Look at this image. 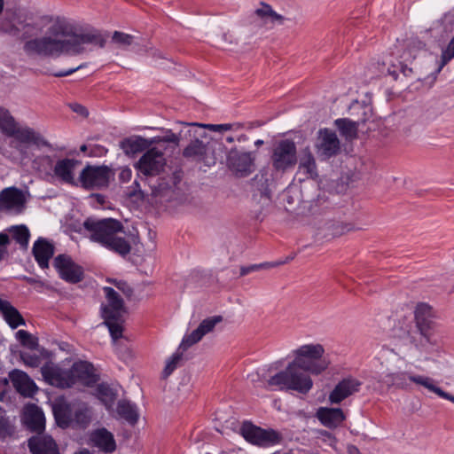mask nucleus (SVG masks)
Listing matches in <instances>:
<instances>
[{"instance_id":"nucleus-1","label":"nucleus","mask_w":454,"mask_h":454,"mask_svg":"<svg viewBox=\"0 0 454 454\" xmlns=\"http://www.w3.org/2000/svg\"><path fill=\"white\" fill-rule=\"evenodd\" d=\"M138 176L150 188L151 195L160 202L175 200L179 194L178 184L182 176L179 171L167 172V160L162 150L148 149L135 164Z\"/></svg>"},{"instance_id":"nucleus-2","label":"nucleus","mask_w":454,"mask_h":454,"mask_svg":"<svg viewBox=\"0 0 454 454\" xmlns=\"http://www.w3.org/2000/svg\"><path fill=\"white\" fill-rule=\"evenodd\" d=\"M379 359L381 365L386 368L380 375V381L388 388L410 389L411 385L415 384L454 403V395L437 387L433 378L413 372L412 364L393 349L382 348Z\"/></svg>"},{"instance_id":"nucleus-3","label":"nucleus","mask_w":454,"mask_h":454,"mask_svg":"<svg viewBox=\"0 0 454 454\" xmlns=\"http://www.w3.org/2000/svg\"><path fill=\"white\" fill-rule=\"evenodd\" d=\"M72 27L63 18L51 19L45 34L42 36L27 40L24 43V51L28 55L47 58H58L69 53L68 37Z\"/></svg>"},{"instance_id":"nucleus-4","label":"nucleus","mask_w":454,"mask_h":454,"mask_svg":"<svg viewBox=\"0 0 454 454\" xmlns=\"http://www.w3.org/2000/svg\"><path fill=\"white\" fill-rule=\"evenodd\" d=\"M0 130L12 138L10 145L18 153L21 160L32 159L33 148H52L40 132L28 126L20 125L4 108H0Z\"/></svg>"},{"instance_id":"nucleus-5","label":"nucleus","mask_w":454,"mask_h":454,"mask_svg":"<svg viewBox=\"0 0 454 454\" xmlns=\"http://www.w3.org/2000/svg\"><path fill=\"white\" fill-rule=\"evenodd\" d=\"M83 227L89 232L91 241L121 255L130 252V244L125 239L123 226L118 220L89 217L84 221Z\"/></svg>"},{"instance_id":"nucleus-6","label":"nucleus","mask_w":454,"mask_h":454,"mask_svg":"<svg viewBox=\"0 0 454 454\" xmlns=\"http://www.w3.org/2000/svg\"><path fill=\"white\" fill-rule=\"evenodd\" d=\"M103 290L107 300V304H102L101 306L102 317L105 320L104 325L109 330L118 356L121 359L128 362L132 358V352L127 347L122 348L119 342L123 331L121 319L125 312L123 300L112 287L105 286Z\"/></svg>"},{"instance_id":"nucleus-7","label":"nucleus","mask_w":454,"mask_h":454,"mask_svg":"<svg viewBox=\"0 0 454 454\" xmlns=\"http://www.w3.org/2000/svg\"><path fill=\"white\" fill-rule=\"evenodd\" d=\"M43 375L51 385L61 388L71 387L77 383L89 387L98 380L93 365L85 361L74 363L67 371L57 367L43 368Z\"/></svg>"},{"instance_id":"nucleus-8","label":"nucleus","mask_w":454,"mask_h":454,"mask_svg":"<svg viewBox=\"0 0 454 454\" xmlns=\"http://www.w3.org/2000/svg\"><path fill=\"white\" fill-rule=\"evenodd\" d=\"M293 363L305 373L320 375L330 366V359L320 343L304 344L291 351Z\"/></svg>"},{"instance_id":"nucleus-9","label":"nucleus","mask_w":454,"mask_h":454,"mask_svg":"<svg viewBox=\"0 0 454 454\" xmlns=\"http://www.w3.org/2000/svg\"><path fill=\"white\" fill-rule=\"evenodd\" d=\"M267 386L274 390H293L307 394L313 387V380L309 374L301 371L292 361L285 370L270 376L267 380Z\"/></svg>"},{"instance_id":"nucleus-10","label":"nucleus","mask_w":454,"mask_h":454,"mask_svg":"<svg viewBox=\"0 0 454 454\" xmlns=\"http://www.w3.org/2000/svg\"><path fill=\"white\" fill-rule=\"evenodd\" d=\"M409 347L401 353L416 360H427L428 355L438 350L439 336L436 327L419 329V332L409 333L406 339Z\"/></svg>"},{"instance_id":"nucleus-11","label":"nucleus","mask_w":454,"mask_h":454,"mask_svg":"<svg viewBox=\"0 0 454 454\" xmlns=\"http://www.w3.org/2000/svg\"><path fill=\"white\" fill-rule=\"evenodd\" d=\"M54 415L58 423L65 427L75 422L82 427H86L91 421L92 411L85 403L71 405L68 403L59 404L54 407Z\"/></svg>"},{"instance_id":"nucleus-12","label":"nucleus","mask_w":454,"mask_h":454,"mask_svg":"<svg viewBox=\"0 0 454 454\" xmlns=\"http://www.w3.org/2000/svg\"><path fill=\"white\" fill-rule=\"evenodd\" d=\"M272 166L277 171H286L297 162V150L294 141L284 139L279 141L273 149Z\"/></svg>"},{"instance_id":"nucleus-13","label":"nucleus","mask_w":454,"mask_h":454,"mask_svg":"<svg viewBox=\"0 0 454 454\" xmlns=\"http://www.w3.org/2000/svg\"><path fill=\"white\" fill-rule=\"evenodd\" d=\"M114 173L107 166H87L80 174V182L86 189L107 187Z\"/></svg>"},{"instance_id":"nucleus-14","label":"nucleus","mask_w":454,"mask_h":454,"mask_svg":"<svg viewBox=\"0 0 454 454\" xmlns=\"http://www.w3.org/2000/svg\"><path fill=\"white\" fill-rule=\"evenodd\" d=\"M425 48L426 44L423 42H412L409 48L402 54V60L399 61L398 65H392L387 68V74L391 75L394 80H397L399 78L400 73L406 77L410 76L413 72V67H409L408 63H411V60L416 59L417 55L415 51L418 52L425 51Z\"/></svg>"},{"instance_id":"nucleus-15","label":"nucleus","mask_w":454,"mask_h":454,"mask_svg":"<svg viewBox=\"0 0 454 454\" xmlns=\"http://www.w3.org/2000/svg\"><path fill=\"white\" fill-rule=\"evenodd\" d=\"M223 317L215 315L202 320L198 327L190 333H186L179 345V348L186 350L198 343L206 334L214 331L215 327L223 321Z\"/></svg>"},{"instance_id":"nucleus-16","label":"nucleus","mask_w":454,"mask_h":454,"mask_svg":"<svg viewBox=\"0 0 454 454\" xmlns=\"http://www.w3.org/2000/svg\"><path fill=\"white\" fill-rule=\"evenodd\" d=\"M53 265L59 277L67 282L77 283L82 278L83 271L82 267L66 254H59L55 257Z\"/></svg>"},{"instance_id":"nucleus-17","label":"nucleus","mask_w":454,"mask_h":454,"mask_svg":"<svg viewBox=\"0 0 454 454\" xmlns=\"http://www.w3.org/2000/svg\"><path fill=\"white\" fill-rule=\"evenodd\" d=\"M89 444L99 451L111 454L117 449V442L114 434L106 427L93 429L89 434Z\"/></svg>"},{"instance_id":"nucleus-18","label":"nucleus","mask_w":454,"mask_h":454,"mask_svg":"<svg viewBox=\"0 0 454 454\" xmlns=\"http://www.w3.org/2000/svg\"><path fill=\"white\" fill-rule=\"evenodd\" d=\"M105 40L97 33H86L73 35L68 37L69 53L73 55L82 53L86 51L85 44H94L100 48L105 46Z\"/></svg>"},{"instance_id":"nucleus-19","label":"nucleus","mask_w":454,"mask_h":454,"mask_svg":"<svg viewBox=\"0 0 454 454\" xmlns=\"http://www.w3.org/2000/svg\"><path fill=\"white\" fill-rule=\"evenodd\" d=\"M317 153L325 158L335 155L340 150V141L335 132L324 129L318 131Z\"/></svg>"},{"instance_id":"nucleus-20","label":"nucleus","mask_w":454,"mask_h":454,"mask_svg":"<svg viewBox=\"0 0 454 454\" xmlns=\"http://www.w3.org/2000/svg\"><path fill=\"white\" fill-rule=\"evenodd\" d=\"M197 129V127H192L188 129L189 136L191 137H193L195 139L184 148L183 155L185 158H192L210 165L211 162L207 160V145L198 138V137H203V135L198 134Z\"/></svg>"},{"instance_id":"nucleus-21","label":"nucleus","mask_w":454,"mask_h":454,"mask_svg":"<svg viewBox=\"0 0 454 454\" xmlns=\"http://www.w3.org/2000/svg\"><path fill=\"white\" fill-rule=\"evenodd\" d=\"M227 160L230 168L241 176H247L252 171L254 157L251 153L232 149L229 153Z\"/></svg>"},{"instance_id":"nucleus-22","label":"nucleus","mask_w":454,"mask_h":454,"mask_svg":"<svg viewBox=\"0 0 454 454\" xmlns=\"http://www.w3.org/2000/svg\"><path fill=\"white\" fill-rule=\"evenodd\" d=\"M22 420L24 425L32 432L40 434L44 430V414L35 404H28L25 407Z\"/></svg>"},{"instance_id":"nucleus-23","label":"nucleus","mask_w":454,"mask_h":454,"mask_svg":"<svg viewBox=\"0 0 454 454\" xmlns=\"http://www.w3.org/2000/svg\"><path fill=\"white\" fill-rule=\"evenodd\" d=\"M25 204L23 192L16 187L4 189L0 192V209L20 211Z\"/></svg>"},{"instance_id":"nucleus-24","label":"nucleus","mask_w":454,"mask_h":454,"mask_svg":"<svg viewBox=\"0 0 454 454\" xmlns=\"http://www.w3.org/2000/svg\"><path fill=\"white\" fill-rule=\"evenodd\" d=\"M361 382L355 378H346L339 382L329 395L332 403H339L359 390Z\"/></svg>"},{"instance_id":"nucleus-25","label":"nucleus","mask_w":454,"mask_h":454,"mask_svg":"<svg viewBox=\"0 0 454 454\" xmlns=\"http://www.w3.org/2000/svg\"><path fill=\"white\" fill-rule=\"evenodd\" d=\"M9 379L16 391L24 396H32L36 392L35 382L22 371H12Z\"/></svg>"},{"instance_id":"nucleus-26","label":"nucleus","mask_w":454,"mask_h":454,"mask_svg":"<svg viewBox=\"0 0 454 454\" xmlns=\"http://www.w3.org/2000/svg\"><path fill=\"white\" fill-rule=\"evenodd\" d=\"M28 448L32 454H59L58 446L50 435L38 434L28 440Z\"/></svg>"},{"instance_id":"nucleus-27","label":"nucleus","mask_w":454,"mask_h":454,"mask_svg":"<svg viewBox=\"0 0 454 454\" xmlns=\"http://www.w3.org/2000/svg\"><path fill=\"white\" fill-rule=\"evenodd\" d=\"M113 416L118 419H123L130 426H134L139 419L138 407L129 400H120Z\"/></svg>"},{"instance_id":"nucleus-28","label":"nucleus","mask_w":454,"mask_h":454,"mask_svg":"<svg viewBox=\"0 0 454 454\" xmlns=\"http://www.w3.org/2000/svg\"><path fill=\"white\" fill-rule=\"evenodd\" d=\"M79 161L74 159H62L56 162L53 168L54 176L63 183L73 184L74 170Z\"/></svg>"},{"instance_id":"nucleus-29","label":"nucleus","mask_w":454,"mask_h":454,"mask_svg":"<svg viewBox=\"0 0 454 454\" xmlns=\"http://www.w3.org/2000/svg\"><path fill=\"white\" fill-rule=\"evenodd\" d=\"M300 182L316 179L318 176L316 160L310 152H306L301 156L296 173Z\"/></svg>"},{"instance_id":"nucleus-30","label":"nucleus","mask_w":454,"mask_h":454,"mask_svg":"<svg viewBox=\"0 0 454 454\" xmlns=\"http://www.w3.org/2000/svg\"><path fill=\"white\" fill-rule=\"evenodd\" d=\"M54 254L53 246L44 239H38L33 246V254L40 268L46 269Z\"/></svg>"},{"instance_id":"nucleus-31","label":"nucleus","mask_w":454,"mask_h":454,"mask_svg":"<svg viewBox=\"0 0 454 454\" xmlns=\"http://www.w3.org/2000/svg\"><path fill=\"white\" fill-rule=\"evenodd\" d=\"M0 313L12 329H16L20 325H26L25 319L19 310L13 307L9 301L1 298Z\"/></svg>"},{"instance_id":"nucleus-32","label":"nucleus","mask_w":454,"mask_h":454,"mask_svg":"<svg viewBox=\"0 0 454 454\" xmlns=\"http://www.w3.org/2000/svg\"><path fill=\"white\" fill-rule=\"evenodd\" d=\"M317 417L324 426L330 428L337 427L345 419L343 411L340 408L321 407L317 412Z\"/></svg>"},{"instance_id":"nucleus-33","label":"nucleus","mask_w":454,"mask_h":454,"mask_svg":"<svg viewBox=\"0 0 454 454\" xmlns=\"http://www.w3.org/2000/svg\"><path fill=\"white\" fill-rule=\"evenodd\" d=\"M434 311L427 303H419L415 309V319L418 329L434 328L435 323L433 321Z\"/></svg>"},{"instance_id":"nucleus-34","label":"nucleus","mask_w":454,"mask_h":454,"mask_svg":"<svg viewBox=\"0 0 454 454\" xmlns=\"http://www.w3.org/2000/svg\"><path fill=\"white\" fill-rule=\"evenodd\" d=\"M454 59V36L449 43L442 49L440 59L436 62V67L430 74L428 78L434 82L442 69Z\"/></svg>"},{"instance_id":"nucleus-35","label":"nucleus","mask_w":454,"mask_h":454,"mask_svg":"<svg viewBox=\"0 0 454 454\" xmlns=\"http://www.w3.org/2000/svg\"><path fill=\"white\" fill-rule=\"evenodd\" d=\"M97 395L104 403L106 409L111 411L117 396L116 391L109 385L102 383L97 387Z\"/></svg>"},{"instance_id":"nucleus-36","label":"nucleus","mask_w":454,"mask_h":454,"mask_svg":"<svg viewBox=\"0 0 454 454\" xmlns=\"http://www.w3.org/2000/svg\"><path fill=\"white\" fill-rule=\"evenodd\" d=\"M259 438L256 445L260 447H270L278 444L281 441V435L273 429H260Z\"/></svg>"},{"instance_id":"nucleus-37","label":"nucleus","mask_w":454,"mask_h":454,"mask_svg":"<svg viewBox=\"0 0 454 454\" xmlns=\"http://www.w3.org/2000/svg\"><path fill=\"white\" fill-rule=\"evenodd\" d=\"M335 125L340 130L341 136L347 140H352L357 136V124L356 122L348 119H337Z\"/></svg>"},{"instance_id":"nucleus-38","label":"nucleus","mask_w":454,"mask_h":454,"mask_svg":"<svg viewBox=\"0 0 454 454\" xmlns=\"http://www.w3.org/2000/svg\"><path fill=\"white\" fill-rule=\"evenodd\" d=\"M261 427L250 422H244L240 427L241 435L250 443L256 445Z\"/></svg>"},{"instance_id":"nucleus-39","label":"nucleus","mask_w":454,"mask_h":454,"mask_svg":"<svg viewBox=\"0 0 454 454\" xmlns=\"http://www.w3.org/2000/svg\"><path fill=\"white\" fill-rule=\"evenodd\" d=\"M183 348H179L167 360L162 372L163 378H168L180 364L183 358Z\"/></svg>"},{"instance_id":"nucleus-40","label":"nucleus","mask_w":454,"mask_h":454,"mask_svg":"<svg viewBox=\"0 0 454 454\" xmlns=\"http://www.w3.org/2000/svg\"><path fill=\"white\" fill-rule=\"evenodd\" d=\"M10 232L12 239H15V241L22 247L26 248L27 247L30 235L29 231L26 226H13L10 229Z\"/></svg>"},{"instance_id":"nucleus-41","label":"nucleus","mask_w":454,"mask_h":454,"mask_svg":"<svg viewBox=\"0 0 454 454\" xmlns=\"http://www.w3.org/2000/svg\"><path fill=\"white\" fill-rule=\"evenodd\" d=\"M151 144L152 141H148L142 137H134L127 139L124 143V146H126L130 152L137 153L149 147Z\"/></svg>"},{"instance_id":"nucleus-42","label":"nucleus","mask_w":454,"mask_h":454,"mask_svg":"<svg viewBox=\"0 0 454 454\" xmlns=\"http://www.w3.org/2000/svg\"><path fill=\"white\" fill-rule=\"evenodd\" d=\"M255 14L265 22L274 23L282 20V16L272 10L269 4H262L261 8L256 9Z\"/></svg>"},{"instance_id":"nucleus-43","label":"nucleus","mask_w":454,"mask_h":454,"mask_svg":"<svg viewBox=\"0 0 454 454\" xmlns=\"http://www.w3.org/2000/svg\"><path fill=\"white\" fill-rule=\"evenodd\" d=\"M186 126L190 127H197L199 129H207L214 132H224L231 129H238L239 128V124H231V123H224V124H202V123H185Z\"/></svg>"},{"instance_id":"nucleus-44","label":"nucleus","mask_w":454,"mask_h":454,"mask_svg":"<svg viewBox=\"0 0 454 454\" xmlns=\"http://www.w3.org/2000/svg\"><path fill=\"white\" fill-rule=\"evenodd\" d=\"M112 41L118 46L125 48L133 43L134 36L123 32L115 31L113 34Z\"/></svg>"},{"instance_id":"nucleus-45","label":"nucleus","mask_w":454,"mask_h":454,"mask_svg":"<svg viewBox=\"0 0 454 454\" xmlns=\"http://www.w3.org/2000/svg\"><path fill=\"white\" fill-rule=\"evenodd\" d=\"M132 177V170L129 167H122L120 168L119 180L121 183H128Z\"/></svg>"},{"instance_id":"nucleus-46","label":"nucleus","mask_w":454,"mask_h":454,"mask_svg":"<svg viewBox=\"0 0 454 454\" xmlns=\"http://www.w3.org/2000/svg\"><path fill=\"white\" fill-rule=\"evenodd\" d=\"M13 433V428L11 427V425L4 420L0 419V437H6L11 435Z\"/></svg>"},{"instance_id":"nucleus-47","label":"nucleus","mask_w":454,"mask_h":454,"mask_svg":"<svg viewBox=\"0 0 454 454\" xmlns=\"http://www.w3.org/2000/svg\"><path fill=\"white\" fill-rule=\"evenodd\" d=\"M16 339L23 345H26L31 338V334L25 330H19L15 333Z\"/></svg>"},{"instance_id":"nucleus-48","label":"nucleus","mask_w":454,"mask_h":454,"mask_svg":"<svg viewBox=\"0 0 454 454\" xmlns=\"http://www.w3.org/2000/svg\"><path fill=\"white\" fill-rule=\"evenodd\" d=\"M260 270V266L257 264H251L248 266H242L240 268V276H246L253 271Z\"/></svg>"},{"instance_id":"nucleus-49","label":"nucleus","mask_w":454,"mask_h":454,"mask_svg":"<svg viewBox=\"0 0 454 454\" xmlns=\"http://www.w3.org/2000/svg\"><path fill=\"white\" fill-rule=\"evenodd\" d=\"M82 66L80 65L79 67H75V68H69V69H66V70H62V71H59L58 73H55L54 74V76L56 77H64V76H68L70 74H72L73 73H74L76 70L82 68Z\"/></svg>"},{"instance_id":"nucleus-50","label":"nucleus","mask_w":454,"mask_h":454,"mask_svg":"<svg viewBox=\"0 0 454 454\" xmlns=\"http://www.w3.org/2000/svg\"><path fill=\"white\" fill-rule=\"evenodd\" d=\"M71 108L74 112L82 115V116H87L88 115V111L87 109L80 105V104H73L71 105Z\"/></svg>"},{"instance_id":"nucleus-51","label":"nucleus","mask_w":454,"mask_h":454,"mask_svg":"<svg viewBox=\"0 0 454 454\" xmlns=\"http://www.w3.org/2000/svg\"><path fill=\"white\" fill-rule=\"evenodd\" d=\"M283 263H284L283 262H267L258 263V266H260V270H268V269H270L273 267L279 266Z\"/></svg>"},{"instance_id":"nucleus-52","label":"nucleus","mask_w":454,"mask_h":454,"mask_svg":"<svg viewBox=\"0 0 454 454\" xmlns=\"http://www.w3.org/2000/svg\"><path fill=\"white\" fill-rule=\"evenodd\" d=\"M163 140L166 142L177 144L179 142V137L176 134L171 133L166 136Z\"/></svg>"},{"instance_id":"nucleus-53","label":"nucleus","mask_w":454,"mask_h":454,"mask_svg":"<svg viewBox=\"0 0 454 454\" xmlns=\"http://www.w3.org/2000/svg\"><path fill=\"white\" fill-rule=\"evenodd\" d=\"M9 243V236L5 233H0V246L5 247Z\"/></svg>"},{"instance_id":"nucleus-54","label":"nucleus","mask_w":454,"mask_h":454,"mask_svg":"<svg viewBox=\"0 0 454 454\" xmlns=\"http://www.w3.org/2000/svg\"><path fill=\"white\" fill-rule=\"evenodd\" d=\"M134 191L130 192V195H136L138 192H141L140 183L136 179L133 183Z\"/></svg>"},{"instance_id":"nucleus-55","label":"nucleus","mask_w":454,"mask_h":454,"mask_svg":"<svg viewBox=\"0 0 454 454\" xmlns=\"http://www.w3.org/2000/svg\"><path fill=\"white\" fill-rule=\"evenodd\" d=\"M4 31L8 34L16 35L20 32V29L14 25H10L8 27L4 29Z\"/></svg>"},{"instance_id":"nucleus-56","label":"nucleus","mask_w":454,"mask_h":454,"mask_svg":"<svg viewBox=\"0 0 454 454\" xmlns=\"http://www.w3.org/2000/svg\"><path fill=\"white\" fill-rule=\"evenodd\" d=\"M263 143H264V142H263V140H262V139H257V140L254 142V145H255V146H260V145H263Z\"/></svg>"},{"instance_id":"nucleus-57","label":"nucleus","mask_w":454,"mask_h":454,"mask_svg":"<svg viewBox=\"0 0 454 454\" xmlns=\"http://www.w3.org/2000/svg\"><path fill=\"white\" fill-rule=\"evenodd\" d=\"M74 454H90V451H89V450H83L79 451V452L74 453Z\"/></svg>"},{"instance_id":"nucleus-58","label":"nucleus","mask_w":454,"mask_h":454,"mask_svg":"<svg viewBox=\"0 0 454 454\" xmlns=\"http://www.w3.org/2000/svg\"><path fill=\"white\" fill-rule=\"evenodd\" d=\"M226 141H227L228 143H232V142L234 141V138H233L232 137H226Z\"/></svg>"},{"instance_id":"nucleus-59","label":"nucleus","mask_w":454,"mask_h":454,"mask_svg":"<svg viewBox=\"0 0 454 454\" xmlns=\"http://www.w3.org/2000/svg\"><path fill=\"white\" fill-rule=\"evenodd\" d=\"M114 284L117 286V288H121V286H120L121 283H117L116 281H114Z\"/></svg>"},{"instance_id":"nucleus-60","label":"nucleus","mask_w":454,"mask_h":454,"mask_svg":"<svg viewBox=\"0 0 454 454\" xmlns=\"http://www.w3.org/2000/svg\"><path fill=\"white\" fill-rule=\"evenodd\" d=\"M85 149H86V146H85V145H82V146L81 147V150H82V151H85Z\"/></svg>"},{"instance_id":"nucleus-61","label":"nucleus","mask_w":454,"mask_h":454,"mask_svg":"<svg viewBox=\"0 0 454 454\" xmlns=\"http://www.w3.org/2000/svg\"><path fill=\"white\" fill-rule=\"evenodd\" d=\"M245 138L243 137H240L238 140L239 141H241V140H244Z\"/></svg>"}]
</instances>
